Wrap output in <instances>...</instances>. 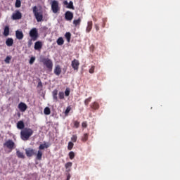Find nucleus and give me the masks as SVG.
<instances>
[{
  "label": "nucleus",
  "instance_id": "obj_1",
  "mask_svg": "<svg viewBox=\"0 0 180 180\" xmlns=\"http://www.w3.org/2000/svg\"><path fill=\"white\" fill-rule=\"evenodd\" d=\"M33 133H34V131L29 127H25L20 131V139L23 141H27V140H30V137L33 136Z\"/></svg>",
  "mask_w": 180,
  "mask_h": 180
},
{
  "label": "nucleus",
  "instance_id": "obj_2",
  "mask_svg": "<svg viewBox=\"0 0 180 180\" xmlns=\"http://www.w3.org/2000/svg\"><path fill=\"white\" fill-rule=\"evenodd\" d=\"M40 62L46 67L49 71H53V60L49 58L41 57Z\"/></svg>",
  "mask_w": 180,
  "mask_h": 180
},
{
  "label": "nucleus",
  "instance_id": "obj_3",
  "mask_svg": "<svg viewBox=\"0 0 180 180\" xmlns=\"http://www.w3.org/2000/svg\"><path fill=\"white\" fill-rule=\"evenodd\" d=\"M32 12L37 22H41L43 20V11H39V8L34 6L32 7Z\"/></svg>",
  "mask_w": 180,
  "mask_h": 180
},
{
  "label": "nucleus",
  "instance_id": "obj_4",
  "mask_svg": "<svg viewBox=\"0 0 180 180\" xmlns=\"http://www.w3.org/2000/svg\"><path fill=\"white\" fill-rule=\"evenodd\" d=\"M30 37H31V39H32L33 41H36V40H37V39H39V32L37 31V30L36 28H32L30 31Z\"/></svg>",
  "mask_w": 180,
  "mask_h": 180
},
{
  "label": "nucleus",
  "instance_id": "obj_5",
  "mask_svg": "<svg viewBox=\"0 0 180 180\" xmlns=\"http://www.w3.org/2000/svg\"><path fill=\"white\" fill-rule=\"evenodd\" d=\"M51 11L53 13H58L60 11V6H58V1L53 0L51 4Z\"/></svg>",
  "mask_w": 180,
  "mask_h": 180
},
{
  "label": "nucleus",
  "instance_id": "obj_6",
  "mask_svg": "<svg viewBox=\"0 0 180 180\" xmlns=\"http://www.w3.org/2000/svg\"><path fill=\"white\" fill-rule=\"evenodd\" d=\"M4 147H6V148L12 151L15 148V142L12 139H9L4 143Z\"/></svg>",
  "mask_w": 180,
  "mask_h": 180
},
{
  "label": "nucleus",
  "instance_id": "obj_7",
  "mask_svg": "<svg viewBox=\"0 0 180 180\" xmlns=\"http://www.w3.org/2000/svg\"><path fill=\"white\" fill-rule=\"evenodd\" d=\"M71 66L73 68V70L75 71H77V72L78 70H79V60L74 59L73 60H72Z\"/></svg>",
  "mask_w": 180,
  "mask_h": 180
},
{
  "label": "nucleus",
  "instance_id": "obj_8",
  "mask_svg": "<svg viewBox=\"0 0 180 180\" xmlns=\"http://www.w3.org/2000/svg\"><path fill=\"white\" fill-rule=\"evenodd\" d=\"M25 154L28 158L33 157V155H36V150L28 148L25 149Z\"/></svg>",
  "mask_w": 180,
  "mask_h": 180
},
{
  "label": "nucleus",
  "instance_id": "obj_9",
  "mask_svg": "<svg viewBox=\"0 0 180 180\" xmlns=\"http://www.w3.org/2000/svg\"><path fill=\"white\" fill-rule=\"evenodd\" d=\"M65 19L68 22H71L74 19V13L71 11H66L65 13Z\"/></svg>",
  "mask_w": 180,
  "mask_h": 180
},
{
  "label": "nucleus",
  "instance_id": "obj_10",
  "mask_svg": "<svg viewBox=\"0 0 180 180\" xmlns=\"http://www.w3.org/2000/svg\"><path fill=\"white\" fill-rule=\"evenodd\" d=\"M18 109L19 110H20V112H26V110H27V105H26V103L23 102H20L18 104Z\"/></svg>",
  "mask_w": 180,
  "mask_h": 180
},
{
  "label": "nucleus",
  "instance_id": "obj_11",
  "mask_svg": "<svg viewBox=\"0 0 180 180\" xmlns=\"http://www.w3.org/2000/svg\"><path fill=\"white\" fill-rule=\"evenodd\" d=\"M12 18L13 20L22 19V13L19 12V11H15V13L13 14Z\"/></svg>",
  "mask_w": 180,
  "mask_h": 180
},
{
  "label": "nucleus",
  "instance_id": "obj_12",
  "mask_svg": "<svg viewBox=\"0 0 180 180\" xmlns=\"http://www.w3.org/2000/svg\"><path fill=\"white\" fill-rule=\"evenodd\" d=\"M15 37L18 40H22L25 37V35L22 31L17 30L15 31Z\"/></svg>",
  "mask_w": 180,
  "mask_h": 180
},
{
  "label": "nucleus",
  "instance_id": "obj_13",
  "mask_svg": "<svg viewBox=\"0 0 180 180\" xmlns=\"http://www.w3.org/2000/svg\"><path fill=\"white\" fill-rule=\"evenodd\" d=\"M43 47V43L41 41H38L34 44V50H41Z\"/></svg>",
  "mask_w": 180,
  "mask_h": 180
},
{
  "label": "nucleus",
  "instance_id": "obj_14",
  "mask_svg": "<svg viewBox=\"0 0 180 180\" xmlns=\"http://www.w3.org/2000/svg\"><path fill=\"white\" fill-rule=\"evenodd\" d=\"M61 67L60 65H56L54 69V74L57 75L58 77L61 74Z\"/></svg>",
  "mask_w": 180,
  "mask_h": 180
},
{
  "label": "nucleus",
  "instance_id": "obj_15",
  "mask_svg": "<svg viewBox=\"0 0 180 180\" xmlns=\"http://www.w3.org/2000/svg\"><path fill=\"white\" fill-rule=\"evenodd\" d=\"M92 26H93L92 21H89L87 22V27L86 28V33H89V32H91L92 30Z\"/></svg>",
  "mask_w": 180,
  "mask_h": 180
},
{
  "label": "nucleus",
  "instance_id": "obj_16",
  "mask_svg": "<svg viewBox=\"0 0 180 180\" xmlns=\"http://www.w3.org/2000/svg\"><path fill=\"white\" fill-rule=\"evenodd\" d=\"M71 167H72V162H68L65 165L66 172H70L71 171Z\"/></svg>",
  "mask_w": 180,
  "mask_h": 180
},
{
  "label": "nucleus",
  "instance_id": "obj_17",
  "mask_svg": "<svg viewBox=\"0 0 180 180\" xmlns=\"http://www.w3.org/2000/svg\"><path fill=\"white\" fill-rule=\"evenodd\" d=\"M6 44L8 46V47L13 46V39L8 38L6 41Z\"/></svg>",
  "mask_w": 180,
  "mask_h": 180
},
{
  "label": "nucleus",
  "instance_id": "obj_18",
  "mask_svg": "<svg viewBox=\"0 0 180 180\" xmlns=\"http://www.w3.org/2000/svg\"><path fill=\"white\" fill-rule=\"evenodd\" d=\"M17 127L20 129V130H23V129H25V122H23V121H19L17 123Z\"/></svg>",
  "mask_w": 180,
  "mask_h": 180
},
{
  "label": "nucleus",
  "instance_id": "obj_19",
  "mask_svg": "<svg viewBox=\"0 0 180 180\" xmlns=\"http://www.w3.org/2000/svg\"><path fill=\"white\" fill-rule=\"evenodd\" d=\"M90 106L94 110H98V109H99V103L96 102L92 103Z\"/></svg>",
  "mask_w": 180,
  "mask_h": 180
},
{
  "label": "nucleus",
  "instance_id": "obj_20",
  "mask_svg": "<svg viewBox=\"0 0 180 180\" xmlns=\"http://www.w3.org/2000/svg\"><path fill=\"white\" fill-rule=\"evenodd\" d=\"M9 26L6 25L5 27H4V32H3V34L4 36H5V37H8V35L9 34Z\"/></svg>",
  "mask_w": 180,
  "mask_h": 180
},
{
  "label": "nucleus",
  "instance_id": "obj_21",
  "mask_svg": "<svg viewBox=\"0 0 180 180\" xmlns=\"http://www.w3.org/2000/svg\"><path fill=\"white\" fill-rule=\"evenodd\" d=\"M16 154L18 158H22L23 160L24 158H25V154L23 153V152H20V150H17Z\"/></svg>",
  "mask_w": 180,
  "mask_h": 180
},
{
  "label": "nucleus",
  "instance_id": "obj_22",
  "mask_svg": "<svg viewBox=\"0 0 180 180\" xmlns=\"http://www.w3.org/2000/svg\"><path fill=\"white\" fill-rule=\"evenodd\" d=\"M42 157H43V152L41 150H38L36 158L39 161H41Z\"/></svg>",
  "mask_w": 180,
  "mask_h": 180
},
{
  "label": "nucleus",
  "instance_id": "obj_23",
  "mask_svg": "<svg viewBox=\"0 0 180 180\" xmlns=\"http://www.w3.org/2000/svg\"><path fill=\"white\" fill-rule=\"evenodd\" d=\"M56 43L58 46H63V44H64V39H63V37H59L57 39Z\"/></svg>",
  "mask_w": 180,
  "mask_h": 180
},
{
  "label": "nucleus",
  "instance_id": "obj_24",
  "mask_svg": "<svg viewBox=\"0 0 180 180\" xmlns=\"http://www.w3.org/2000/svg\"><path fill=\"white\" fill-rule=\"evenodd\" d=\"M65 37L66 38V40L68 43L71 41V33L70 32H66L65 34Z\"/></svg>",
  "mask_w": 180,
  "mask_h": 180
},
{
  "label": "nucleus",
  "instance_id": "obj_25",
  "mask_svg": "<svg viewBox=\"0 0 180 180\" xmlns=\"http://www.w3.org/2000/svg\"><path fill=\"white\" fill-rule=\"evenodd\" d=\"M44 148H49V145L44 143V144H41L39 146V150L41 151V150H44Z\"/></svg>",
  "mask_w": 180,
  "mask_h": 180
},
{
  "label": "nucleus",
  "instance_id": "obj_26",
  "mask_svg": "<svg viewBox=\"0 0 180 180\" xmlns=\"http://www.w3.org/2000/svg\"><path fill=\"white\" fill-rule=\"evenodd\" d=\"M73 25H75V27L79 26L81 25V18H79L77 20H74Z\"/></svg>",
  "mask_w": 180,
  "mask_h": 180
},
{
  "label": "nucleus",
  "instance_id": "obj_27",
  "mask_svg": "<svg viewBox=\"0 0 180 180\" xmlns=\"http://www.w3.org/2000/svg\"><path fill=\"white\" fill-rule=\"evenodd\" d=\"M44 115H50V113H51V110H50V108L49 107H46L44 110Z\"/></svg>",
  "mask_w": 180,
  "mask_h": 180
},
{
  "label": "nucleus",
  "instance_id": "obj_28",
  "mask_svg": "<svg viewBox=\"0 0 180 180\" xmlns=\"http://www.w3.org/2000/svg\"><path fill=\"white\" fill-rule=\"evenodd\" d=\"M91 101H92V97H89L88 98H86L85 101H84V105L86 106H88L89 105V102H91Z\"/></svg>",
  "mask_w": 180,
  "mask_h": 180
},
{
  "label": "nucleus",
  "instance_id": "obj_29",
  "mask_svg": "<svg viewBox=\"0 0 180 180\" xmlns=\"http://www.w3.org/2000/svg\"><path fill=\"white\" fill-rule=\"evenodd\" d=\"M22 6V1L20 0L15 1V8H20Z\"/></svg>",
  "mask_w": 180,
  "mask_h": 180
},
{
  "label": "nucleus",
  "instance_id": "obj_30",
  "mask_svg": "<svg viewBox=\"0 0 180 180\" xmlns=\"http://www.w3.org/2000/svg\"><path fill=\"white\" fill-rule=\"evenodd\" d=\"M67 8H68V9H75L74 8V3H72V1H70V3L68 4V6H67Z\"/></svg>",
  "mask_w": 180,
  "mask_h": 180
},
{
  "label": "nucleus",
  "instance_id": "obj_31",
  "mask_svg": "<svg viewBox=\"0 0 180 180\" xmlns=\"http://www.w3.org/2000/svg\"><path fill=\"white\" fill-rule=\"evenodd\" d=\"M69 158L70 160H74V158H75V153L72 151H70L69 153Z\"/></svg>",
  "mask_w": 180,
  "mask_h": 180
},
{
  "label": "nucleus",
  "instance_id": "obj_32",
  "mask_svg": "<svg viewBox=\"0 0 180 180\" xmlns=\"http://www.w3.org/2000/svg\"><path fill=\"white\" fill-rule=\"evenodd\" d=\"M74 147V143H72V142H69L68 143V150H72V148Z\"/></svg>",
  "mask_w": 180,
  "mask_h": 180
},
{
  "label": "nucleus",
  "instance_id": "obj_33",
  "mask_svg": "<svg viewBox=\"0 0 180 180\" xmlns=\"http://www.w3.org/2000/svg\"><path fill=\"white\" fill-rule=\"evenodd\" d=\"M82 141L85 142L88 141V134H84L83 137L82 138Z\"/></svg>",
  "mask_w": 180,
  "mask_h": 180
},
{
  "label": "nucleus",
  "instance_id": "obj_34",
  "mask_svg": "<svg viewBox=\"0 0 180 180\" xmlns=\"http://www.w3.org/2000/svg\"><path fill=\"white\" fill-rule=\"evenodd\" d=\"M78 139V136H77V135H72V138H71V141L73 143H77V140Z\"/></svg>",
  "mask_w": 180,
  "mask_h": 180
},
{
  "label": "nucleus",
  "instance_id": "obj_35",
  "mask_svg": "<svg viewBox=\"0 0 180 180\" xmlns=\"http://www.w3.org/2000/svg\"><path fill=\"white\" fill-rule=\"evenodd\" d=\"M12 57L11 56H7L4 61L6 64H9V63H11V60Z\"/></svg>",
  "mask_w": 180,
  "mask_h": 180
},
{
  "label": "nucleus",
  "instance_id": "obj_36",
  "mask_svg": "<svg viewBox=\"0 0 180 180\" xmlns=\"http://www.w3.org/2000/svg\"><path fill=\"white\" fill-rule=\"evenodd\" d=\"M71 91L70 90V88H66L65 91V96H70V93Z\"/></svg>",
  "mask_w": 180,
  "mask_h": 180
},
{
  "label": "nucleus",
  "instance_id": "obj_37",
  "mask_svg": "<svg viewBox=\"0 0 180 180\" xmlns=\"http://www.w3.org/2000/svg\"><path fill=\"white\" fill-rule=\"evenodd\" d=\"M73 124H74V127H75V129H78V127H79V122H78V121H74Z\"/></svg>",
  "mask_w": 180,
  "mask_h": 180
},
{
  "label": "nucleus",
  "instance_id": "obj_38",
  "mask_svg": "<svg viewBox=\"0 0 180 180\" xmlns=\"http://www.w3.org/2000/svg\"><path fill=\"white\" fill-rule=\"evenodd\" d=\"M89 72L90 74H94V72H95V66L94 65L91 66V68L89 70Z\"/></svg>",
  "mask_w": 180,
  "mask_h": 180
},
{
  "label": "nucleus",
  "instance_id": "obj_39",
  "mask_svg": "<svg viewBox=\"0 0 180 180\" xmlns=\"http://www.w3.org/2000/svg\"><path fill=\"white\" fill-rule=\"evenodd\" d=\"M59 99H64V92L60 91L58 93Z\"/></svg>",
  "mask_w": 180,
  "mask_h": 180
},
{
  "label": "nucleus",
  "instance_id": "obj_40",
  "mask_svg": "<svg viewBox=\"0 0 180 180\" xmlns=\"http://www.w3.org/2000/svg\"><path fill=\"white\" fill-rule=\"evenodd\" d=\"M36 60V58L35 57H31L29 63L30 64V65H32L34 61Z\"/></svg>",
  "mask_w": 180,
  "mask_h": 180
},
{
  "label": "nucleus",
  "instance_id": "obj_41",
  "mask_svg": "<svg viewBox=\"0 0 180 180\" xmlns=\"http://www.w3.org/2000/svg\"><path fill=\"white\" fill-rule=\"evenodd\" d=\"M71 111V107H68L65 111V115H68Z\"/></svg>",
  "mask_w": 180,
  "mask_h": 180
},
{
  "label": "nucleus",
  "instance_id": "obj_42",
  "mask_svg": "<svg viewBox=\"0 0 180 180\" xmlns=\"http://www.w3.org/2000/svg\"><path fill=\"white\" fill-rule=\"evenodd\" d=\"M32 44H33V38H31V39L28 41V47H32Z\"/></svg>",
  "mask_w": 180,
  "mask_h": 180
},
{
  "label": "nucleus",
  "instance_id": "obj_43",
  "mask_svg": "<svg viewBox=\"0 0 180 180\" xmlns=\"http://www.w3.org/2000/svg\"><path fill=\"white\" fill-rule=\"evenodd\" d=\"M82 127H84V129H86V127H88V124L86 123V122H83L82 123Z\"/></svg>",
  "mask_w": 180,
  "mask_h": 180
},
{
  "label": "nucleus",
  "instance_id": "obj_44",
  "mask_svg": "<svg viewBox=\"0 0 180 180\" xmlns=\"http://www.w3.org/2000/svg\"><path fill=\"white\" fill-rule=\"evenodd\" d=\"M66 176H67L66 180H70V179H71V174H70V172H68V173L66 174Z\"/></svg>",
  "mask_w": 180,
  "mask_h": 180
},
{
  "label": "nucleus",
  "instance_id": "obj_45",
  "mask_svg": "<svg viewBox=\"0 0 180 180\" xmlns=\"http://www.w3.org/2000/svg\"><path fill=\"white\" fill-rule=\"evenodd\" d=\"M53 98L55 102H58V97H57V95H53Z\"/></svg>",
  "mask_w": 180,
  "mask_h": 180
},
{
  "label": "nucleus",
  "instance_id": "obj_46",
  "mask_svg": "<svg viewBox=\"0 0 180 180\" xmlns=\"http://www.w3.org/2000/svg\"><path fill=\"white\" fill-rule=\"evenodd\" d=\"M37 88H43V83H41V82H39Z\"/></svg>",
  "mask_w": 180,
  "mask_h": 180
},
{
  "label": "nucleus",
  "instance_id": "obj_47",
  "mask_svg": "<svg viewBox=\"0 0 180 180\" xmlns=\"http://www.w3.org/2000/svg\"><path fill=\"white\" fill-rule=\"evenodd\" d=\"M58 90L55 89V90L53 91V92H52L53 96V95H58Z\"/></svg>",
  "mask_w": 180,
  "mask_h": 180
},
{
  "label": "nucleus",
  "instance_id": "obj_48",
  "mask_svg": "<svg viewBox=\"0 0 180 180\" xmlns=\"http://www.w3.org/2000/svg\"><path fill=\"white\" fill-rule=\"evenodd\" d=\"M95 29H96V32H99V25L96 24L95 25Z\"/></svg>",
  "mask_w": 180,
  "mask_h": 180
},
{
  "label": "nucleus",
  "instance_id": "obj_49",
  "mask_svg": "<svg viewBox=\"0 0 180 180\" xmlns=\"http://www.w3.org/2000/svg\"><path fill=\"white\" fill-rule=\"evenodd\" d=\"M63 4H64V5H68V1H63Z\"/></svg>",
  "mask_w": 180,
  "mask_h": 180
}]
</instances>
